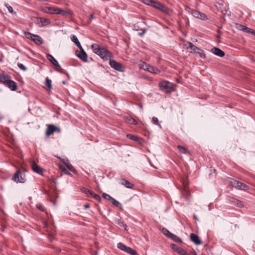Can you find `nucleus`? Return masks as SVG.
<instances>
[{"mask_svg":"<svg viewBox=\"0 0 255 255\" xmlns=\"http://www.w3.org/2000/svg\"><path fill=\"white\" fill-rule=\"evenodd\" d=\"M91 48L93 52L99 55L104 61L109 60L113 56L112 53L107 49L100 46L97 43L93 44Z\"/></svg>","mask_w":255,"mask_h":255,"instance_id":"1","label":"nucleus"},{"mask_svg":"<svg viewBox=\"0 0 255 255\" xmlns=\"http://www.w3.org/2000/svg\"><path fill=\"white\" fill-rule=\"evenodd\" d=\"M174 84L169 81H164L159 83L160 89L166 93H171L174 90Z\"/></svg>","mask_w":255,"mask_h":255,"instance_id":"2","label":"nucleus"},{"mask_svg":"<svg viewBox=\"0 0 255 255\" xmlns=\"http://www.w3.org/2000/svg\"><path fill=\"white\" fill-rule=\"evenodd\" d=\"M229 181L232 186L237 189L244 191H247L249 189V187L247 185L234 179L230 178Z\"/></svg>","mask_w":255,"mask_h":255,"instance_id":"3","label":"nucleus"},{"mask_svg":"<svg viewBox=\"0 0 255 255\" xmlns=\"http://www.w3.org/2000/svg\"><path fill=\"white\" fill-rule=\"evenodd\" d=\"M187 44L189 45V47L191 49V52L198 54L201 58H206V55L202 49L193 44L191 42H188Z\"/></svg>","mask_w":255,"mask_h":255,"instance_id":"4","label":"nucleus"},{"mask_svg":"<svg viewBox=\"0 0 255 255\" xmlns=\"http://www.w3.org/2000/svg\"><path fill=\"white\" fill-rule=\"evenodd\" d=\"M189 9V12L195 17L205 20L207 19V16L199 11L190 9L189 7H187L186 9Z\"/></svg>","mask_w":255,"mask_h":255,"instance_id":"5","label":"nucleus"},{"mask_svg":"<svg viewBox=\"0 0 255 255\" xmlns=\"http://www.w3.org/2000/svg\"><path fill=\"white\" fill-rule=\"evenodd\" d=\"M13 180L16 183H23L25 182L26 179L24 174L21 171L17 170L14 173Z\"/></svg>","mask_w":255,"mask_h":255,"instance_id":"6","label":"nucleus"},{"mask_svg":"<svg viewBox=\"0 0 255 255\" xmlns=\"http://www.w3.org/2000/svg\"><path fill=\"white\" fill-rule=\"evenodd\" d=\"M117 247L119 249H120V250H122L131 255H136V254H137V253L135 250H132L131 248L126 246L125 245H124V244H123L122 243H119L117 244Z\"/></svg>","mask_w":255,"mask_h":255,"instance_id":"7","label":"nucleus"},{"mask_svg":"<svg viewBox=\"0 0 255 255\" xmlns=\"http://www.w3.org/2000/svg\"><path fill=\"white\" fill-rule=\"evenodd\" d=\"M56 131L59 133L61 132V129L53 125H49L47 126L46 128V135L47 136H49Z\"/></svg>","mask_w":255,"mask_h":255,"instance_id":"8","label":"nucleus"},{"mask_svg":"<svg viewBox=\"0 0 255 255\" xmlns=\"http://www.w3.org/2000/svg\"><path fill=\"white\" fill-rule=\"evenodd\" d=\"M151 6L165 13H167L168 11V8L167 7L156 1H153Z\"/></svg>","mask_w":255,"mask_h":255,"instance_id":"9","label":"nucleus"},{"mask_svg":"<svg viewBox=\"0 0 255 255\" xmlns=\"http://www.w3.org/2000/svg\"><path fill=\"white\" fill-rule=\"evenodd\" d=\"M109 60L110 65L112 68L120 72L124 71L122 65L120 63H119L114 60H111V59H110Z\"/></svg>","mask_w":255,"mask_h":255,"instance_id":"10","label":"nucleus"},{"mask_svg":"<svg viewBox=\"0 0 255 255\" xmlns=\"http://www.w3.org/2000/svg\"><path fill=\"white\" fill-rule=\"evenodd\" d=\"M80 50H77L76 51V54L77 56L80 58L81 60L83 61L84 62H87L88 61V58H87V55L85 51L83 49V47H82V49H80Z\"/></svg>","mask_w":255,"mask_h":255,"instance_id":"11","label":"nucleus"},{"mask_svg":"<svg viewBox=\"0 0 255 255\" xmlns=\"http://www.w3.org/2000/svg\"><path fill=\"white\" fill-rule=\"evenodd\" d=\"M31 166L32 169L33 170V171L34 172H35L40 175H43V168H41V167H40L37 163H36L34 162V160H33V161L31 162Z\"/></svg>","mask_w":255,"mask_h":255,"instance_id":"12","label":"nucleus"},{"mask_svg":"<svg viewBox=\"0 0 255 255\" xmlns=\"http://www.w3.org/2000/svg\"><path fill=\"white\" fill-rule=\"evenodd\" d=\"M170 247L174 251H176L180 255H189L188 253L183 249L178 247L175 244H171Z\"/></svg>","mask_w":255,"mask_h":255,"instance_id":"13","label":"nucleus"},{"mask_svg":"<svg viewBox=\"0 0 255 255\" xmlns=\"http://www.w3.org/2000/svg\"><path fill=\"white\" fill-rule=\"evenodd\" d=\"M4 85L9 88L11 91H15L17 87L16 83L14 81L11 80L10 77H9Z\"/></svg>","mask_w":255,"mask_h":255,"instance_id":"14","label":"nucleus"},{"mask_svg":"<svg viewBox=\"0 0 255 255\" xmlns=\"http://www.w3.org/2000/svg\"><path fill=\"white\" fill-rule=\"evenodd\" d=\"M211 52L220 57H223L225 55L224 52L220 48L217 47H213L211 49Z\"/></svg>","mask_w":255,"mask_h":255,"instance_id":"15","label":"nucleus"},{"mask_svg":"<svg viewBox=\"0 0 255 255\" xmlns=\"http://www.w3.org/2000/svg\"><path fill=\"white\" fill-rule=\"evenodd\" d=\"M190 239L196 245H199L201 244L202 242L199 237L193 233L191 234L190 235Z\"/></svg>","mask_w":255,"mask_h":255,"instance_id":"16","label":"nucleus"},{"mask_svg":"<svg viewBox=\"0 0 255 255\" xmlns=\"http://www.w3.org/2000/svg\"><path fill=\"white\" fill-rule=\"evenodd\" d=\"M46 58L48 59L49 61H50L52 63L53 65H54L56 67L61 68L58 61L55 59V58L52 55L49 54H47Z\"/></svg>","mask_w":255,"mask_h":255,"instance_id":"17","label":"nucleus"},{"mask_svg":"<svg viewBox=\"0 0 255 255\" xmlns=\"http://www.w3.org/2000/svg\"><path fill=\"white\" fill-rule=\"evenodd\" d=\"M38 22L39 26H44L49 24L51 21L49 19H48L40 18Z\"/></svg>","mask_w":255,"mask_h":255,"instance_id":"18","label":"nucleus"},{"mask_svg":"<svg viewBox=\"0 0 255 255\" xmlns=\"http://www.w3.org/2000/svg\"><path fill=\"white\" fill-rule=\"evenodd\" d=\"M33 37L32 38V41L35 42V44L37 45H41L43 43V40L42 38L39 35H34L32 36Z\"/></svg>","mask_w":255,"mask_h":255,"instance_id":"19","label":"nucleus"},{"mask_svg":"<svg viewBox=\"0 0 255 255\" xmlns=\"http://www.w3.org/2000/svg\"><path fill=\"white\" fill-rule=\"evenodd\" d=\"M63 163L65 164L66 167L71 171H72L73 173L75 174H77V170L74 168V167L73 166V165L69 163L68 161L69 160H63Z\"/></svg>","mask_w":255,"mask_h":255,"instance_id":"20","label":"nucleus"},{"mask_svg":"<svg viewBox=\"0 0 255 255\" xmlns=\"http://www.w3.org/2000/svg\"><path fill=\"white\" fill-rule=\"evenodd\" d=\"M121 184L129 189H133L134 185L125 179H121Z\"/></svg>","mask_w":255,"mask_h":255,"instance_id":"21","label":"nucleus"},{"mask_svg":"<svg viewBox=\"0 0 255 255\" xmlns=\"http://www.w3.org/2000/svg\"><path fill=\"white\" fill-rule=\"evenodd\" d=\"M236 27L243 31H245L247 33H250L251 32V28H250L245 25H242V24H237Z\"/></svg>","mask_w":255,"mask_h":255,"instance_id":"22","label":"nucleus"},{"mask_svg":"<svg viewBox=\"0 0 255 255\" xmlns=\"http://www.w3.org/2000/svg\"><path fill=\"white\" fill-rule=\"evenodd\" d=\"M9 77V76L5 75L4 73L0 74V82L2 83L4 85H5Z\"/></svg>","mask_w":255,"mask_h":255,"instance_id":"23","label":"nucleus"},{"mask_svg":"<svg viewBox=\"0 0 255 255\" xmlns=\"http://www.w3.org/2000/svg\"><path fill=\"white\" fill-rule=\"evenodd\" d=\"M42 11L45 13L53 14L54 7L48 6L44 7L42 8Z\"/></svg>","mask_w":255,"mask_h":255,"instance_id":"24","label":"nucleus"},{"mask_svg":"<svg viewBox=\"0 0 255 255\" xmlns=\"http://www.w3.org/2000/svg\"><path fill=\"white\" fill-rule=\"evenodd\" d=\"M147 71L151 73L155 74H158L160 72V71L158 69L151 65L149 66Z\"/></svg>","mask_w":255,"mask_h":255,"instance_id":"25","label":"nucleus"},{"mask_svg":"<svg viewBox=\"0 0 255 255\" xmlns=\"http://www.w3.org/2000/svg\"><path fill=\"white\" fill-rule=\"evenodd\" d=\"M71 40L78 47L79 49H82L81 46L78 38L75 35H73L71 37Z\"/></svg>","mask_w":255,"mask_h":255,"instance_id":"26","label":"nucleus"},{"mask_svg":"<svg viewBox=\"0 0 255 255\" xmlns=\"http://www.w3.org/2000/svg\"><path fill=\"white\" fill-rule=\"evenodd\" d=\"M231 202L233 204L237 206L238 207H243V204L242 203V202L236 199L233 198L232 199V200L231 201Z\"/></svg>","mask_w":255,"mask_h":255,"instance_id":"27","label":"nucleus"},{"mask_svg":"<svg viewBox=\"0 0 255 255\" xmlns=\"http://www.w3.org/2000/svg\"><path fill=\"white\" fill-rule=\"evenodd\" d=\"M59 14H61L62 15H72L73 14V12H72V11H71L70 10L68 9H67L66 10H63V9H61Z\"/></svg>","mask_w":255,"mask_h":255,"instance_id":"28","label":"nucleus"},{"mask_svg":"<svg viewBox=\"0 0 255 255\" xmlns=\"http://www.w3.org/2000/svg\"><path fill=\"white\" fill-rule=\"evenodd\" d=\"M45 85L46 86L49 90L52 88V82L51 80L48 78H46L45 82Z\"/></svg>","mask_w":255,"mask_h":255,"instance_id":"29","label":"nucleus"},{"mask_svg":"<svg viewBox=\"0 0 255 255\" xmlns=\"http://www.w3.org/2000/svg\"><path fill=\"white\" fill-rule=\"evenodd\" d=\"M127 122L129 124H133L134 125H136L138 124L137 122L135 120L130 117L128 118L127 119Z\"/></svg>","mask_w":255,"mask_h":255,"instance_id":"30","label":"nucleus"},{"mask_svg":"<svg viewBox=\"0 0 255 255\" xmlns=\"http://www.w3.org/2000/svg\"><path fill=\"white\" fill-rule=\"evenodd\" d=\"M177 148L178 149L179 151L182 153H186L187 152H188L187 149L184 146L178 145Z\"/></svg>","mask_w":255,"mask_h":255,"instance_id":"31","label":"nucleus"},{"mask_svg":"<svg viewBox=\"0 0 255 255\" xmlns=\"http://www.w3.org/2000/svg\"><path fill=\"white\" fill-rule=\"evenodd\" d=\"M170 238H171L174 241L177 243H182L181 239L179 237L174 234L172 235Z\"/></svg>","mask_w":255,"mask_h":255,"instance_id":"32","label":"nucleus"},{"mask_svg":"<svg viewBox=\"0 0 255 255\" xmlns=\"http://www.w3.org/2000/svg\"><path fill=\"white\" fill-rule=\"evenodd\" d=\"M150 65L146 63L145 62H142L140 66V68L143 69L144 70L147 71Z\"/></svg>","mask_w":255,"mask_h":255,"instance_id":"33","label":"nucleus"},{"mask_svg":"<svg viewBox=\"0 0 255 255\" xmlns=\"http://www.w3.org/2000/svg\"><path fill=\"white\" fill-rule=\"evenodd\" d=\"M162 233L164 234V235L169 238H170L172 235H173L172 233H170L167 229L165 228H163Z\"/></svg>","mask_w":255,"mask_h":255,"instance_id":"34","label":"nucleus"},{"mask_svg":"<svg viewBox=\"0 0 255 255\" xmlns=\"http://www.w3.org/2000/svg\"><path fill=\"white\" fill-rule=\"evenodd\" d=\"M127 137L128 138H129L132 140H134V141H139V139L137 137H136L133 135H132V134H128Z\"/></svg>","mask_w":255,"mask_h":255,"instance_id":"35","label":"nucleus"},{"mask_svg":"<svg viewBox=\"0 0 255 255\" xmlns=\"http://www.w3.org/2000/svg\"><path fill=\"white\" fill-rule=\"evenodd\" d=\"M82 192H83L84 193H86V194H87L88 195H92L93 194V192L91 190H90L89 189H87V188H84L82 190Z\"/></svg>","mask_w":255,"mask_h":255,"instance_id":"36","label":"nucleus"},{"mask_svg":"<svg viewBox=\"0 0 255 255\" xmlns=\"http://www.w3.org/2000/svg\"><path fill=\"white\" fill-rule=\"evenodd\" d=\"M140 0L143 3L145 4L146 5H150V6L152 5V3L153 2V0Z\"/></svg>","mask_w":255,"mask_h":255,"instance_id":"37","label":"nucleus"},{"mask_svg":"<svg viewBox=\"0 0 255 255\" xmlns=\"http://www.w3.org/2000/svg\"><path fill=\"white\" fill-rule=\"evenodd\" d=\"M34 34H32L30 32H24V35L27 38V39H31V40H32V38H33V35H34Z\"/></svg>","mask_w":255,"mask_h":255,"instance_id":"38","label":"nucleus"},{"mask_svg":"<svg viewBox=\"0 0 255 255\" xmlns=\"http://www.w3.org/2000/svg\"><path fill=\"white\" fill-rule=\"evenodd\" d=\"M66 166H65V164H64V165H63L62 164H58V167H59V169L64 172H66L67 170L66 169Z\"/></svg>","mask_w":255,"mask_h":255,"instance_id":"39","label":"nucleus"},{"mask_svg":"<svg viewBox=\"0 0 255 255\" xmlns=\"http://www.w3.org/2000/svg\"><path fill=\"white\" fill-rule=\"evenodd\" d=\"M152 122L154 125H157V126L160 127V124H159V122H158V119L156 117H153L152 118Z\"/></svg>","mask_w":255,"mask_h":255,"instance_id":"40","label":"nucleus"},{"mask_svg":"<svg viewBox=\"0 0 255 255\" xmlns=\"http://www.w3.org/2000/svg\"><path fill=\"white\" fill-rule=\"evenodd\" d=\"M17 66L20 69L23 71H26L27 69L26 67L22 63H18Z\"/></svg>","mask_w":255,"mask_h":255,"instance_id":"41","label":"nucleus"},{"mask_svg":"<svg viewBox=\"0 0 255 255\" xmlns=\"http://www.w3.org/2000/svg\"><path fill=\"white\" fill-rule=\"evenodd\" d=\"M102 196L105 199L109 200L110 201L112 198L111 196L105 193L102 194Z\"/></svg>","mask_w":255,"mask_h":255,"instance_id":"42","label":"nucleus"},{"mask_svg":"<svg viewBox=\"0 0 255 255\" xmlns=\"http://www.w3.org/2000/svg\"><path fill=\"white\" fill-rule=\"evenodd\" d=\"M110 201L113 205L116 206H118L120 204V203L118 201L114 199L113 197L110 200Z\"/></svg>","mask_w":255,"mask_h":255,"instance_id":"43","label":"nucleus"},{"mask_svg":"<svg viewBox=\"0 0 255 255\" xmlns=\"http://www.w3.org/2000/svg\"><path fill=\"white\" fill-rule=\"evenodd\" d=\"M5 5L6 6L8 11L11 13H12L13 12V8L12 7L9 5L7 3H5Z\"/></svg>","mask_w":255,"mask_h":255,"instance_id":"44","label":"nucleus"},{"mask_svg":"<svg viewBox=\"0 0 255 255\" xmlns=\"http://www.w3.org/2000/svg\"><path fill=\"white\" fill-rule=\"evenodd\" d=\"M91 196H93L94 198V199L97 201H100L101 200V197L99 195L95 194L94 192L93 195Z\"/></svg>","mask_w":255,"mask_h":255,"instance_id":"45","label":"nucleus"},{"mask_svg":"<svg viewBox=\"0 0 255 255\" xmlns=\"http://www.w3.org/2000/svg\"><path fill=\"white\" fill-rule=\"evenodd\" d=\"M61 8L58 7H54V14H59Z\"/></svg>","mask_w":255,"mask_h":255,"instance_id":"46","label":"nucleus"},{"mask_svg":"<svg viewBox=\"0 0 255 255\" xmlns=\"http://www.w3.org/2000/svg\"><path fill=\"white\" fill-rule=\"evenodd\" d=\"M36 207L37 208H38L40 211H43V212L44 211V208L43 207V206L40 204H37L36 205Z\"/></svg>","mask_w":255,"mask_h":255,"instance_id":"47","label":"nucleus"},{"mask_svg":"<svg viewBox=\"0 0 255 255\" xmlns=\"http://www.w3.org/2000/svg\"><path fill=\"white\" fill-rule=\"evenodd\" d=\"M121 225H122L121 226H122L126 231L128 230V227L126 224H125L123 223H121Z\"/></svg>","mask_w":255,"mask_h":255,"instance_id":"48","label":"nucleus"},{"mask_svg":"<svg viewBox=\"0 0 255 255\" xmlns=\"http://www.w3.org/2000/svg\"><path fill=\"white\" fill-rule=\"evenodd\" d=\"M64 173L65 174H66V175H69V176H72V174L69 171H68L67 170H66V171L64 172Z\"/></svg>","mask_w":255,"mask_h":255,"instance_id":"49","label":"nucleus"},{"mask_svg":"<svg viewBox=\"0 0 255 255\" xmlns=\"http://www.w3.org/2000/svg\"><path fill=\"white\" fill-rule=\"evenodd\" d=\"M89 207H90V205L88 204H86V205H84V208L85 209H88Z\"/></svg>","mask_w":255,"mask_h":255,"instance_id":"50","label":"nucleus"},{"mask_svg":"<svg viewBox=\"0 0 255 255\" xmlns=\"http://www.w3.org/2000/svg\"><path fill=\"white\" fill-rule=\"evenodd\" d=\"M193 217H194V219L195 220H196V221H198V218H197V216H196V215H195V214H194V215H193Z\"/></svg>","mask_w":255,"mask_h":255,"instance_id":"51","label":"nucleus"},{"mask_svg":"<svg viewBox=\"0 0 255 255\" xmlns=\"http://www.w3.org/2000/svg\"><path fill=\"white\" fill-rule=\"evenodd\" d=\"M250 33H252L253 34L255 35V31H254L252 29H251V32Z\"/></svg>","mask_w":255,"mask_h":255,"instance_id":"52","label":"nucleus"},{"mask_svg":"<svg viewBox=\"0 0 255 255\" xmlns=\"http://www.w3.org/2000/svg\"><path fill=\"white\" fill-rule=\"evenodd\" d=\"M191 254L192 255H197L196 253L195 252V251H193L192 252H191Z\"/></svg>","mask_w":255,"mask_h":255,"instance_id":"53","label":"nucleus"},{"mask_svg":"<svg viewBox=\"0 0 255 255\" xmlns=\"http://www.w3.org/2000/svg\"><path fill=\"white\" fill-rule=\"evenodd\" d=\"M89 16H90V20H92L93 19V15L92 14H91Z\"/></svg>","mask_w":255,"mask_h":255,"instance_id":"54","label":"nucleus"},{"mask_svg":"<svg viewBox=\"0 0 255 255\" xmlns=\"http://www.w3.org/2000/svg\"><path fill=\"white\" fill-rule=\"evenodd\" d=\"M149 162H150V165H151V166H152L153 168H157V167H156L154 166L152 164V163L151 162V161H150V160H149Z\"/></svg>","mask_w":255,"mask_h":255,"instance_id":"55","label":"nucleus"},{"mask_svg":"<svg viewBox=\"0 0 255 255\" xmlns=\"http://www.w3.org/2000/svg\"><path fill=\"white\" fill-rule=\"evenodd\" d=\"M144 32H145V31H143L141 33H139L138 34H139V35L141 36V35H142L144 34Z\"/></svg>","mask_w":255,"mask_h":255,"instance_id":"56","label":"nucleus"},{"mask_svg":"<svg viewBox=\"0 0 255 255\" xmlns=\"http://www.w3.org/2000/svg\"><path fill=\"white\" fill-rule=\"evenodd\" d=\"M62 83H63V84H65V82L63 81V82H62Z\"/></svg>","mask_w":255,"mask_h":255,"instance_id":"57","label":"nucleus"},{"mask_svg":"<svg viewBox=\"0 0 255 255\" xmlns=\"http://www.w3.org/2000/svg\"><path fill=\"white\" fill-rule=\"evenodd\" d=\"M140 107H141V108H142V106H140Z\"/></svg>","mask_w":255,"mask_h":255,"instance_id":"58","label":"nucleus"}]
</instances>
